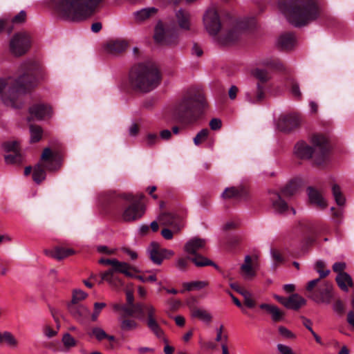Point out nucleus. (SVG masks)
Segmentation results:
<instances>
[{"label":"nucleus","mask_w":354,"mask_h":354,"mask_svg":"<svg viewBox=\"0 0 354 354\" xmlns=\"http://www.w3.org/2000/svg\"><path fill=\"white\" fill-rule=\"evenodd\" d=\"M21 72L17 78H0V97L6 106L14 109L21 108L23 96L46 77L44 68L32 61L24 63Z\"/></svg>","instance_id":"1"},{"label":"nucleus","mask_w":354,"mask_h":354,"mask_svg":"<svg viewBox=\"0 0 354 354\" xmlns=\"http://www.w3.org/2000/svg\"><path fill=\"white\" fill-rule=\"evenodd\" d=\"M278 6L288 21L295 27L307 25L319 14L313 0H279Z\"/></svg>","instance_id":"2"},{"label":"nucleus","mask_w":354,"mask_h":354,"mask_svg":"<svg viewBox=\"0 0 354 354\" xmlns=\"http://www.w3.org/2000/svg\"><path fill=\"white\" fill-rule=\"evenodd\" d=\"M103 0H57L55 9L64 19L82 21L90 17L97 5Z\"/></svg>","instance_id":"3"},{"label":"nucleus","mask_w":354,"mask_h":354,"mask_svg":"<svg viewBox=\"0 0 354 354\" xmlns=\"http://www.w3.org/2000/svg\"><path fill=\"white\" fill-rule=\"evenodd\" d=\"M160 79L159 71L151 63L138 64L131 68L129 73L131 86L142 93H148L156 88Z\"/></svg>","instance_id":"4"},{"label":"nucleus","mask_w":354,"mask_h":354,"mask_svg":"<svg viewBox=\"0 0 354 354\" xmlns=\"http://www.w3.org/2000/svg\"><path fill=\"white\" fill-rule=\"evenodd\" d=\"M309 145L304 141L298 142L294 149L295 156L300 159H313L316 165H321L326 159L329 150L326 138L321 134H314L310 138Z\"/></svg>","instance_id":"5"},{"label":"nucleus","mask_w":354,"mask_h":354,"mask_svg":"<svg viewBox=\"0 0 354 354\" xmlns=\"http://www.w3.org/2000/svg\"><path fill=\"white\" fill-rule=\"evenodd\" d=\"M206 106L203 93L194 90L189 91L174 107V116L182 122L196 120L195 112L200 111Z\"/></svg>","instance_id":"6"},{"label":"nucleus","mask_w":354,"mask_h":354,"mask_svg":"<svg viewBox=\"0 0 354 354\" xmlns=\"http://www.w3.org/2000/svg\"><path fill=\"white\" fill-rule=\"evenodd\" d=\"M62 159L60 155L45 148L41 156L39 162L35 166L32 173L33 180L40 183L46 178L45 169L49 171H57L62 166Z\"/></svg>","instance_id":"7"},{"label":"nucleus","mask_w":354,"mask_h":354,"mask_svg":"<svg viewBox=\"0 0 354 354\" xmlns=\"http://www.w3.org/2000/svg\"><path fill=\"white\" fill-rule=\"evenodd\" d=\"M306 290L308 297L319 304H329L333 297L332 283L321 279H315L308 281Z\"/></svg>","instance_id":"8"},{"label":"nucleus","mask_w":354,"mask_h":354,"mask_svg":"<svg viewBox=\"0 0 354 354\" xmlns=\"http://www.w3.org/2000/svg\"><path fill=\"white\" fill-rule=\"evenodd\" d=\"M121 197L129 202L122 213V218L124 221L133 222L143 216L146 211V207L143 203L136 201L131 193L123 194Z\"/></svg>","instance_id":"9"},{"label":"nucleus","mask_w":354,"mask_h":354,"mask_svg":"<svg viewBox=\"0 0 354 354\" xmlns=\"http://www.w3.org/2000/svg\"><path fill=\"white\" fill-rule=\"evenodd\" d=\"M156 43L162 46H174L178 44V35L176 28L158 22L153 35Z\"/></svg>","instance_id":"10"},{"label":"nucleus","mask_w":354,"mask_h":354,"mask_svg":"<svg viewBox=\"0 0 354 354\" xmlns=\"http://www.w3.org/2000/svg\"><path fill=\"white\" fill-rule=\"evenodd\" d=\"M30 44V37L27 32H18L10 39V50L15 56L19 57L28 52Z\"/></svg>","instance_id":"11"},{"label":"nucleus","mask_w":354,"mask_h":354,"mask_svg":"<svg viewBox=\"0 0 354 354\" xmlns=\"http://www.w3.org/2000/svg\"><path fill=\"white\" fill-rule=\"evenodd\" d=\"M147 253L151 261L156 265H160L164 259L174 254L172 250L161 248L157 242L151 243L147 248Z\"/></svg>","instance_id":"12"},{"label":"nucleus","mask_w":354,"mask_h":354,"mask_svg":"<svg viewBox=\"0 0 354 354\" xmlns=\"http://www.w3.org/2000/svg\"><path fill=\"white\" fill-rule=\"evenodd\" d=\"M203 23L206 30L213 36L217 35L221 27L218 14L215 9H209L205 12Z\"/></svg>","instance_id":"13"},{"label":"nucleus","mask_w":354,"mask_h":354,"mask_svg":"<svg viewBox=\"0 0 354 354\" xmlns=\"http://www.w3.org/2000/svg\"><path fill=\"white\" fill-rule=\"evenodd\" d=\"M266 90L263 85L257 83L255 86L249 88L244 93L245 101L250 104H259L266 98Z\"/></svg>","instance_id":"14"},{"label":"nucleus","mask_w":354,"mask_h":354,"mask_svg":"<svg viewBox=\"0 0 354 354\" xmlns=\"http://www.w3.org/2000/svg\"><path fill=\"white\" fill-rule=\"evenodd\" d=\"M269 199L272 204V207L274 211L278 214H288L290 211L292 215H295L296 212L292 207L289 208L287 203L281 198V196L275 192H269Z\"/></svg>","instance_id":"15"},{"label":"nucleus","mask_w":354,"mask_h":354,"mask_svg":"<svg viewBox=\"0 0 354 354\" xmlns=\"http://www.w3.org/2000/svg\"><path fill=\"white\" fill-rule=\"evenodd\" d=\"M99 263L111 266L109 270H118L119 273L125 274L127 277H132L133 274L129 272L131 266L126 262H122L116 259H104L98 261Z\"/></svg>","instance_id":"16"},{"label":"nucleus","mask_w":354,"mask_h":354,"mask_svg":"<svg viewBox=\"0 0 354 354\" xmlns=\"http://www.w3.org/2000/svg\"><path fill=\"white\" fill-rule=\"evenodd\" d=\"M158 220L160 225L172 227L176 232L179 231L183 226L181 218L176 214L171 213H162Z\"/></svg>","instance_id":"17"},{"label":"nucleus","mask_w":354,"mask_h":354,"mask_svg":"<svg viewBox=\"0 0 354 354\" xmlns=\"http://www.w3.org/2000/svg\"><path fill=\"white\" fill-rule=\"evenodd\" d=\"M299 124V118L297 115H285L279 119L277 127L282 131H289L297 127Z\"/></svg>","instance_id":"18"},{"label":"nucleus","mask_w":354,"mask_h":354,"mask_svg":"<svg viewBox=\"0 0 354 354\" xmlns=\"http://www.w3.org/2000/svg\"><path fill=\"white\" fill-rule=\"evenodd\" d=\"M116 272H118V271L107 270L106 271L101 273V281H99V283L105 281L113 289L118 290L121 288L123 286L124 283L121 279L115 274Z\"/></svg>","instance_id":"19"},{"label":"nucleus","mask_w":354,"mask_h":354,"mask_svg":"<svg viewBox=\"0 0 354 354\" xmlns=\"http://www.w3.org/2000/svg\"><path fill=\"white\" fill-rule=\"evenodd\" d=\"M128 46V43L122 39H111L104 46V50L107 53L117 55L122 53Z\"/></svg>","instance_id":"20"},{"label":"nucleus","mask_w":354,"mask_h":354,"mask_svg":"<svg viewBox=\"0 0 354 354\" xmlns=\"http://www.w3.org/2000/svg\"><path fill=\"white\" fill-rule=\"evenodd\" d=\"M205 239L194 237L188 241L185 245V251L189 254H196V252L205 246Z\"/></svg>","instance_id":"21"},{"label":"nucleus","mask_w":354,"mask_h":354,"mask_svg":"<svg viewBox=\"0 0 354 354\" xmlns=\"http://www.w3.org/2000/svg\"><path fill=\"white\" fill-rule=\"evenodd\" d=\"M190 14L185 10L180 9L176 12V22L180 29L190 30Z\"/></svg>","instance_id":"22"},{"label":"nucleus","mask_w":354,"mask_h":354,"mask_svg":"<svg viewBox=\"0 0 354 354\" xmlns=\"http://www.w3.org/2000/svg\"><path fill=\"white\" fill-rule=\"evenodd\" d=\"M68 308L70 313L77 320H82L89 314L88 308L84 305L69 304Z\"/></svg>","instance_id":"23"},{"label":"nucleus","mask_w":354,"mask_h":354,"mask_svg":"<svg viewBox=\"0 0 354 354\" xmlns=\"http://www.w3.org/2000/svg\"><path fill=\"white\" fill-rule=\"evenodd\" d=\"M308 195L311 203L316 205L321 209H324L327 206V203L322 195L313 187L308 188Z\"/></svg>","instance_id":"24"},{"label":"nucleus","mask_w":354,"mask_h":354,"mask_svg":"<svg viewBox=\"0 0 354 354\" xmlns=\"http://www.w3.org/2000/svg\"><path fill=\"white\" fill-rule=\"evenodd\" d=\"M29 112L32 117L41 120L50 115V107L44 104H35L30 108Z\"/></svg>","instance_id":"25"},{"label":"nucleus","mask_w":354,"mask_h":354,"mask_svg":"<svg viewBox=\"0 0 354 354\" xmlns=\"http://www.w3.org/2000/svg\"><path fill=\"white\" fill-rule=\"evenodd\" d=\"M46 254L55 259L62 260L75 254V251L71 248L57 247L54 250L46 251Z\"/></svg>","instance_id":"26"},{"label":"nucleus","mask_w":354,"mask_h":354,"mask_svg":"<svg viewBox=\"0 0 354 354\" xmlns=\"http://www.w3.org/2000/svg\"><path fill=\"white\" fill-rule=\"evenodd\" d=\"M241 270L245 279H251L256 275V271L252 265L250 256L245 257L244 263L241 266Z\"/></svg>","instance_id":"27"},{"label":"nucleus","mask_w":354,"mask_h":354,"mask_svg":"<svg viewBox=\"0 0 354 354\" xmlns=\"http://www.w3.org/2000/svg\"><path fill=\"white\" fill-rule=\"evenodd\" d=\"M306 300L298 294H292L287 299L286 308L292 310H298L305 305Z\"/></svg>","instance_id":"28"},{"label":"nucleus","mask_w":354,"mask_h":354,"mask_svg":"<svg viewBox=\"0 0 354 354\" xmlns=\"http://www.w3.org/2000/svg\"><path fill=\"white\" fill-rule=\"evenodd\" d=\"M157 9L154 7L142 8L133 12V17L137 22H142L155 15Z\"/></svg>","instance_id":"29"},{"label":"nucleus","mask_w":354,"mask_h":354,"mask_svg":"<svg viewBox=\"0 0 354 354\" xmlns=\"http://www.w3.org/2000/svg\"><path fill=\"white\" fill-rule=\"evenodd\" d=\"M336 281L338 286L345 292L348 291V288L353 286L351 277L346 272L338 274L336 277Z\"/></svg>","instance_id":"30"},{"label":"nucleus","mask_w":354,"mask_h":354,"mask_svg":"<svg viewBox=\"0 0 354 354\" xmlns=\"http://www.w3.org/2000/svg\"><path fill=\"white\" fill-rule=\"evenodd\" d=\"M295 41L294 34L286 33L280 36L278 42L282 48L288 50L294 46Z\"/></svg>","instance_id":"31"},{"label":"nucleus","mask_w":354,"mask_h":354,"mask_svg":"<svg viewBox=\"0 0 354 354\" xmlns=\"http://www.w3.org/2000/svg\"><path fill=\"white\" fill-rule=\"evenodd\" d=\"M191 315L193 317L198 318L207 324L210 323L212 319V315L207 310L202 308H193L191 311Z\"/></svg>","instance_id":"32"},{"label":"nucleus","mask_w":354,"mask_h":354,"mask_svg":"<svg viewBox=\"0 0 354 354\" xmlns=\"http://www.w3.org/2000/svg\"><path fill=\"white\" fill-rule=\"evenodd\" d=\"M300 186L301 181L299 180H291L283 188L282 193L286 196H291L297 192Z\"/></svg>","instance_id":"33"},{"label":"nucleus","mask_w":354,"mask_h":354,"mask_svg":"<svg viewBox=\"0 0 354 354\" xmlns=\"http://www.w3.org/2000/svg\"><path fill=\"white\" fill-rule=\"evenodd\" d=\"M147 326L149 329L158 338L166 342L167 340L164 336V332L161 328L160 326L156 320H151L150 322H147Z\"/></svg>","instance_id":"34"},{"label":"nucleus","mask_w":354,"mask_h":354,"mask_svg":"<svg viewBox=\"0 0 354 354\" xmlns=\"http://www.w3.org/2000/svg\"><path fill=\"white\" fill-rule=\"evenodd\" d=\"M209 285L207 281H193L190 282H185L183 286L185 290L192 291L194 290H201Z\"/></svg>","instance_id":"35"},{"label":"nucleus","mask_w":354,"mask_h":354,"mask_svg":"<svg viewBox=\"0 0 354 354\" xmlns=\"http://www.w3.org/2000/svg\"><path fill=\"white\" fill-rule=\"evenodd\" d=\"M252 75L256 78L261 85L266 83L270 79V75L267 71L261 68H255L252 71Z\"/></svg>","instance_id":"36"},{"label":"nucleus","mask_w":354,"mask_h":354,"mask_svg":"<svg viewBox=\"0 0 354 354\" xmlns=\"http://www.w3.org/2000/svg\"><path fill=\"white\" fill-rule=\"evenodd\" d=\"M239 32L236 30L229 31L226 35L218 38V41L223 45H228L235 41L239 38Z\"/></svg>","instance_id":"37"},{"label":"nucleus","mask_w":354,"mask_h":354,"mask_svg":"<svg viewBox=\"0 0 354 354\" xmlns=\"http://www.w3.org/2000/svg\"><path fill=\"white\" fill-rule=\"evenodd\" d=\"M241 189L235 187H230L226 188L221 196L225 199L235 198L241 196Z\"/></svg>","instance_id":"38"},{"label":"nucleus","mask_w":354,"mask_h":354,"mask_svg":"<svg viewBox=\"0 0 354 354\" xmlns=\"http://www.w3.org/2000/svg\"><path fill=\"white\" fill-rule=\"evenodd\" d=\"M138 327V324L134 319L124 318L120 322V328L124 331L133 330Z\"/></svg>","instance_id":"39"},{"label":"nucleus","mask_w":354,"mask_h":354,"mask_svg":"<svg viewBox=\"0 0 354 354\" xmlns=\"http://www.w3.org/2000/svg\"><path fill=\"white\" fill-rule=\"evenodd\" d=\"M190 260L198 267L213 266L215 268H217V266L211 260H209L201 255H196L194 257L191 258Z\"/></svg>","instance_id":"40"},{"label":"nucleus","mask_w":354,"mask_h":354,"mask_svg":"<svg viewBox=\"0 0 354 354\" xmlns=\"http://www.w3.org/2000/svg\"><path fill=\"white\" fill-rule=\"evenodd\" d=\"M332 191L336 203L339 206H343L345 203V198L342 194L339 186L334 184L332 187Z\"/></svg>","instance_id":"41"},{"label":"nucleus","mask_w":354,"mask_h":354,"mask_svg":"<svg viewBox=\"0 0 354 354\" xmlns=\"http://www.w3.org/2000/svg\"><path fill=\"white\" fill-rule=\"evenodd\" d=\"M7 164H19L22 162L23 158L20 151L10 153L4 157Z\"/></svg>","instance_id":"42"},{"label":"nucleus","mask_w":354,"mask_h":354,"mask_svg":"<svg viewBox=\"0 0 354 354\" xmlns=\"http://www.w3.org/2000/svg\"><path fill=\"white\" fill-rule=\"evenodd\" d=\"M30 142H37L39 141L42 136V129L40 127L36 125L30 126Z\"/></svg>","instance_id":"43"},{"label":"nucleus","mask_w":354,"mask_h":354,"mask_svg":"<svg viewBox=\"0 0 354 354\" xmlns=\"http://www.w3.org/2000/svg\"><path fill=\"white\" fill-rule=\"evenodd\" d=\"M209 130L207 129H201L194 138L193 141L195 145L199 146L205 142L208 138Z\"/></svg>","instance_id":"44"},{"label":"nucleus","mask_w":354,"mask_h":354,"mask_svg":"<svg viewBox=\"0 0 354 354\" xmlns=\"http://www.w3.org/2000/svg\"><path fill=\"white\" fill-rule=\"evenodd\" d=\"M62 342L64 347L67 349H70L77 345L76 339L73 337L72 335L68 333H64L63 335Z\"/></svg>","instance_id":"45"},{"label":"nucleus","mask_w":354,"mask_h":354,"mask_svg":"<svg viewBox=\"0 0 354 354\" xmlns=\"http://www.w3.org/2000/svg\"><path fill=\"white\" fill-rule=\"evenodd\" d=\"M3 338L8 346L13 348L17 346L18 341L14 335L10 331H4Z\"/></svg>","instance_id":"46"},{"label":"nucleus","mask_w":354,"mask_h":354,"mask_svg":"<svg viewBox=\"0 0 354 354\" xmlns=\"http://www.w3.org/2000/svg\"><path fill=\"white\" fill-rule=\"evenodd\" d=\"M88 295L80 289H75L73 291V297L71 304H78L79 301L85 299Z\"/></svg>","instance_id":"47"},{"label":"nucleus","mask_w":354,"mask_h":354,"mask_svg":"<svg viewBox=\"0 0 354 354\" xmlns=\"http://www.w3.org/2000/svg\"><path fill=\"white\" fill-rule=\"evenodd\" d=\"M90 335H92L95 337V339L98 341H102L106 339L108 337L106 333L100 327H94L92 328Z\"/></svg>","instance_id":"48"},{"label":"nucleus","mask_w":354,"mask_h":354,"mask_svg":"<svg viewBox=\"0 0 354 354\" xmlns=\"http://www.w3.org/2000/svg\"><path fill=\"white\" fill-rule=\"evenodd\" d=\"M324 267H325V263L323 261L318 260L316 262L315 266V269L319 274L320 277L319 279H322V278L328 276V274L330 273L329 270H324Z\"/></svg>","instance_id":"49"},{"label":"nucleus","mask_w":354,"mask_h":354,"mask_svg":"<svg viewBox=\"0 0 354 354\" xmlns=\"http://www.w3.org/2000/svg\"><path fill=\"white\" fill-rule=\"evenodd\" d=\"M6 152L12 153L19 151V143L17 141H8L3 144Z\"/></svg>","instance_id":"50"},{"label":"nucleus","mask_w":354,"mask_h":354,"mask_svg":"<svg viewBox=\"0 0 354 354\" xmlns=\"http://www.w3.org/2000/svg\"><path fill=\"white\" fill-rule=\"evenodd\" d=\"M106 306L105 303L95 302L93 305V312L91 314V318L93 322L97 320L98 316L100 314L102 310Z\"/></svg>","instance_id":"51"},{"label":"nucleus","mask_w":354,"mask_h":354,"mask_svg":"<svg viewBox=\"0 0 354 354\" xmlns=\"http://www.w3.org/2000/svg\"><path fill=\"white\" fill-rule=\"evenodd\" d=\"M264 64L279 71H283L286 70V66L279 59H272L270 61H266L264 62Z\"/></svg>","instance_id":"52"},{"label":"nucleus","mask_w":354,"mask_h":354,"mask_svg":"<svg viewBox=\"0 0 354 354\" xmlns=\"http://www.w3.org/2000/svg\"><path fill=\"white\" fill-rule=\"evenodd\" d=\"M270 314L271 315L272 319L274 322H279L282 320L284 316V313L275 306H274Z\"/></svg>","instance_id":"53"},{"label":"nucleus","mask_w":354,"mask_h":354,"mask_svg":"<svg viewBox=\"0 0 354 354\" xmlns=\"http://www.w3.org/2000/svg\"><path fill=\"white\" fill-rule=\"evenodd\" d=\"M145 312L147 314V322H150L151 320H156V310L151 304H146L145 306Z\"/></svg>","instance_id":"54"},{"label":"nucleus","mask_w":354,"mask_h":354,"mask_svg":"<svg viewBox=\"0 0 354 354\" xmlns=\"http://www.w3.org/2000/svg\"><path fill=\"white\" fill-rule=\"evenodd\" d=\"M26 19V12L24 10H21L20 12H19L17 15H15L12 19L11 20V23L15 25H19L22 24L25 22Z\"/></svg>","instance_id":"55"},{"label":"nucleus","mask_w":354,"mask_h":354,"mask_svg":"<svg viewBox=\"0 0 354 354\" xmlns=\"http://www.w3.org/2000/svg\"><path fill=\"white\" fill-rule=\"evenodd\" d=\"M146 304L142 303H136L132 305L133 308L134 316L142 317L143 315L144 310H145Z\"/></svg>","instance_id":"56"},{"label":"nucleus","mask_w":354,"mask_h":354,"mask_svg":"<svg viewBox=\"0 0 354 354\" xmlns=\"http://www.w3.org/2000/svg\"><path fill=\"white\" fill-rule=\"evenodd\" d=\"M277 346L279 354H296L292 348L287 345L278 344Z\"/></svg>","instance_id":"57"},{"label":"nucleus","mask_w":354,"mask_h":354,"mask_svg":"<svg viewBox=\"0 0 354 354\" xmlns=\"http://www.w3.org/2000/svg\"><path fill=\"white\" fill-rule=\"evenodd\" d=\"M279 333L281 335L286 338L294 339L295 337V335L290 330L284 326L279 327Z\"/></svg>","instance_id":"58"},{"label":"nucleus","mask_w":354,"mask_h":354,"mask_svg":"<svg viewBox=\"0 0 354 354\" xmlns=\"http://www.w3.org/2000/svg\"><path fill=\"white\" fill-rule=\"evenodd\" d=\"M291 93L292 95L298 99L301 98V93L297 82H292L291 86Z\"/></svg>","instance_id":"59"},{"label":"nucleus","mask_w":354,"mask_h":354,"mask_svg":"<svg viewBox=\"0 0 354 354\" xmlns=\"http://www.w3.org/2000/svg\"><path fill=\"white\" fill-rule=\"evenodd\" d=\"M10 21L8 19H0V32L3 30L6 29L8 32L10 34L13 27L10 24Z\"/></svg>","instance_id":"60"},{"label":"nucleus","mask_w":354,"mask_h":354,"mask_svg":"<svg viewBox=\"0 0 354 354\" xmlns=\"http://www.w3.org/2000/svg\"><path fill=\"white\" fill-rule=\"evenodd\" d=\"M346 265L344 262H336L333 266V270L338 274L344 273Z\"/></svg>","instance_id":"61"},{"label":"nucleus","mask_w":354,"mask_h":354,"mask_svg":"<svg viewBox=\"0 0 354 354\" xmlns=\"http://www.w3.org/2000/svg\"><path fill=\"white\" fill-rule=\"evenodd\" d=\"M43 333L48 338L55 337L57 334V331L53 330L50 326L46 325L43 328Z\"/></svg>","instance_id":"62"},{"label":"nucleus","mask_w":354,"mask_h":354,"mask_svg":"<svg viewBox=\"0 0 354 354\" xmlns=\"http://www.w3.org/2000/svg\"><path fill=\"white\" fill-rule=\"evenodd\" d=\"M147 145L151 147L158 140V136L155 133H149L146 138Z\"/></svg>","instance_id":"63"},{"label":"nucleus","mask_w":354,"mask_h":354,"mask_svg":"<svg viewBox=\"0 0 354 354\" xmlns=\"http://www.w3.org/2000/svg\"><path fill=\"white\" fill-rule=\"evenodd\" d=\"M221 120L217 118H213L209 122V127L211 129L216 131L218 130L221 127Z\"/></svg>","instance_id":"64"}]
</instances>
